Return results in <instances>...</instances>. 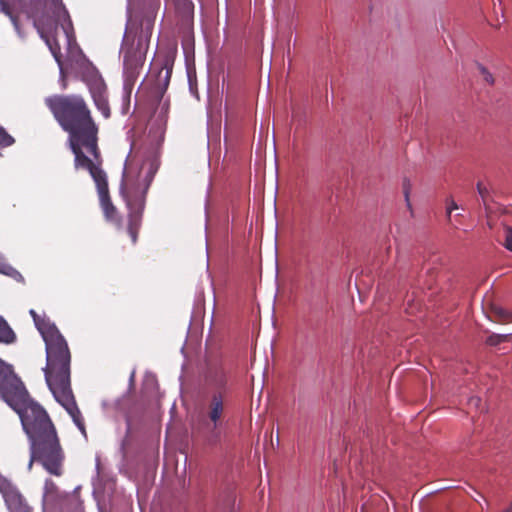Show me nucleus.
Returning <instances> with one entry per match:
<instances>
[{
    "label": "nucleus",
    "instance_id": "20",
    "mask_svg": "<svg viewBox=\"0 0 512 512\" xmlns=\"http://www.w3.org/2000/svg\"><path fill=\"white\" fill-rule=\"evenodd\" d=\"M477 190H478V193H479L483 203L486 205L487 199H488V195H489L488 189L485 186H483V184L481 182H478L477 183Z\"/></svg>",
    "mask_w": 512,
    "mask_h": 512
},
{
    "label": "nucleus",
    "instance_id": "2",
    "mask_svg": "<svg viewBox=\"0 0 512 512\" xmlns=\"http://www.w3.org/2000/svg\"><path fill=\"white\" fill-rule=\"evenodd\" d=\"M54 119L68 134L67 143L74 155V168L101 159L99 127L85 98L79 94H56L45 99Z\"/></svg>",
    "mask_w": 512,
    "mask_h": 512
},
{
    "label": "nucleus",
    "instance_id": "12",
    "mask_svg": "<svg viewBox=\"0 0 512 512\" xmlns=\"http://www.w3.org/2000/svg\"><path fill=\"white\" fill-rule=\"evenodd\" d=\"M17 337L8 322L0 316V344H13Z\"/></svg>",
    "mask_w": 512,
    "mask_h": 512
},
{
    "label": "nucleus",
    "instance_id": "21",
    "mask_svg": "<svg viewBox=\"0 0 512 512\" xmlns=\"http://www.w3.org/2000/svg\"><path fill=\"white\" fill-rule=\"evenodd\" d=\"M456 209H458L457 203L453 199H448L447 200V207H446V213H447L448 219L451 218L452 211L456 210Z\"/></svg>",
    "mask_w": 512,
    "mask_h": 512
},
{
    "label": "nucleus",
    "instance_id": "15",
    "mask_svg": "<svg viewBox=\"0 0 512 512\" xmlns=\"http://www.w3.org/2000/svg\"><path fill=\"white\" fill-rule=\"evenodd\" d=\"M412 190V184L408 178H404L402 181V191L405 198L406 206L408 210L412 213V204L410 202V194Z\"/></svg>",
    "mask_w": 512,
    "mask_h": 512
},
{
    "label": "nucleus",
    "instance_id": "11",
    "mask_svg": "<svg viewBox=\"0 0 512 512\" xmlns=\"http://www.w3.org/2000/svg\"><path fill=\"white\" fill-rule=\"evenodd\" d=\"M66 495L59 491L51 479H46L43 493V508L46 511H57L62 508Z\"/></svg>",
    "mask_w": 512,
    "mask_h": 512
},
{
    "label": "nucleus",
    "instance_id": "9",
    "mask_svg": "<svg viewBox=\"0 0 512 512\" xmlns=\"http://www.w3.org/2000/svg\"><path fill=\"white\" fill-rule=\"evenodd\" d=\"M173 65L174 59L170 55H166L161 62L156 60L153 63V68L150 72V77H154L155 70H157V73L155 75L154 83L151 88L150 97L157 103H159L162 100L163 95L169 86Z\"/></svg>",
    "mask_w": 512,
    "mask_h": 512
},
{
    "label": "nucleus",
    "instance_id": "7",
    "mask_svg": "<svg viewBox=\"0 0 512 512\" xmlns=\"http://www.w3.org/2000/svg\"><path fill=\"white\" fill-rule=\"evenodd\" d=\"M147 189L148 185L141 188L139 184L132 182L129 176L124 178L121 185V194L129 209L127 232L133 244H136L138 240L139 230L142 225Z\"/></svg>",
    "mask_w": 512,
    "mask_h": 512
},
{
    "label": "nucleus",
    "instance_id": "24",
    "mask_svg": "<svg viewBox=\"0 0 512 512\" xmlns=\"http://www.w3.org/2000/svg\"><path fill=\"white\" fill-rule=\"evenodd\" d=\"M21 512H31L28 508H23Z\"/></svg>",
    "mask_w": 512,
    "mask_h": 512
},
{
    "label": "nucleus",
    "instance_id": "17",
    "mask_svg": "<svg viewBox=\"0 0 512 512\" xmlns=\"http://www.w3.org/2000/svg\"><path fill=\"white\" fill-rule=\"evenodd\" d=\"M14 142V138L10 134H8L2 126H0V148L9 147Z\"/></svg>",
    "mask_w": 512,
    "mask_h": 512
},
{
    "label": "nucleus",
    "instance_id": "1",
    "mask_svg": "<svg viewBox=\"0 0 512 512\" xmlns=\"http://www.w3.org/2000/svg\"><path fill=\"white\" fill-rule=\"evenodd\" d=\"M0 396L19 415L30 442V461L40 463L52 475H62L64 453L57 430L47 411L30 398L13 366L0 358Z\"/></svg>",
    "mask_w": 512,
    "mask_h": 512
},
{
    "label": "nucleus",
    "instance_id": "10",
    "mask_svg": "<svg viewBox=\"0 0 512 512\" xmlns=\"http://www.w3.org/2000/svg\"><path fill=\"white\" fill-rule=\"evenodd\" d=\"M83 79L89 88L96 108L101 112L104 118H109L111 111L106 95L107 87L104 80L94 68L88 69L86 73H84Z\"/></svg>",
    "mask_w": 512,
    "mask_h": 512
},
{
    "label": "nucleus",
    "instance_id": "4",
    "mask_svg": "<svg viewBox=\"0 0 512 512\" xmlns=\"http://www.w3.org/2000/svg\"><path fill=\"white\" fill-rule=\"evenodd\" d=\"M0 11L10 18L20 38L26 36L31 24L49 47L58 65H62L61 47L55 32L60 25L69 36L72 21L61 0H0Z\"/></svg>",
    "mask_w": 512,
    "mask_h": 512
},
{
    "label": "nucleus",
    "instance_id": "3",
    "mask_svg": "<svg viewBox=\"0 0 512 512\" xmlns=\"http://www.w3.org/2000/svg\"><path fill=\"white\" fill-rule=\"evenodd\" d=\"M36 328L46 347L45 380L55 400L67 411L78 429L85 434V422L71 388V352L67 341L56 325L46 317L30 310Z\"/></svg>",
    "mask_w": 512,
    "mask_h": 512
},
{
    "label": "nucleus",
    "instance_id": "18",
    "mask_svg": "<svg viewBox=\"0 0 512 512\" xmlns=\"http://www.w3.org/2000/svg\"><path fill=\"white\" fill-rule=\"evenodd\" d=\"M478 69H479V72L482 75L483 79L485 80V82H487L490 85H493L494 78H493L492 74L483 65L479 64Z\"/></svg>",
    "mask_w": 512,
    "mask_h": 512
},
{
    "label": "nucleus",
    "instance_id": "6",
    "mask_svg": "<svg viewBox=\"0 0 512 512\" xmlns=\"http://www.w3.org/2000/svg\"><path fill=\"white\" fill-rule=\"evenodd\" d=\"M158 9L159 0H147L141 8H136L134 3L129 5L128 19L121 44L126 89H132L140 75Z\"/></svg>",
    "mask_w": 512,
    "mask_h": 512
},
{
    "label": "nucleus",
    "instance_id": "5",
    "mask_svg": "<svg viewBox=\"0 0 512 512\" xmlns=\"http://www.w3.org/2000/svg\"><path fill=\"white\" fill-rule=\"evenodd\" d=\"M229 393V371L221 364L210 365L200 380L196 399L198 429L207 446H216L221 441Z\"/></svg>",
    "mask_w": 512,
    "mask_h": 512
},
{
    "label": "nucleus",
    "instance_id": "19",
    "mask_svg": "<svg viewBox=\"0 0 512 512\" xmlns=\"http://www.w3.org/2000/svg\"><path fill=\"white\" fill-rule=\"evenodd\" d=\"M504 246L506 249L512 252V228L507 227L505 229V240H504Z\"/></svg>",
    "mask_w": 512,
    "mask_h": 512
},
{
    "label": "nucleus",
    "instance_id": "8",
    "mask_svg": "<svg viewBox=\"0 0 512 512\" xmlns=\"http://www.w3.org/2000/svg\"><path fill=\"white\" fill-rule=\"evenodd\" d=\"M102 159L90 162L88 166H80L79 169L87 170L95 182L99 195L100 205L107 221L114 223L118 229L122 221L117 208L113 205L110 196L106 172L101 168Z\"/></svg>",
    "mask_w": 512,
    "mask_h": 512
},
{
    "label": "nucleus",
    "instance_id": "14",
    "mask_svg": "<svg viewBox=\"0 0 512 512\" xmlns=\"http://www.w3.org/2000/svg\"><path fill=\"white\" fill-rule=\"evenodd\" d=\"M511 337H512L511 333H508V334L493 333L487 337L485 342L489 346H497L503 342L509 341L511 339Z\"/></svg>",
    "mask_w": 512,
    "mask_h": 512
},
{
    "label": "nucleus",
    "instance_id": "22",
    "mask_svg": "<svg viewBox=\"0 0 512 512\" xmlns=\"http://www.w3.org/2000/svg\"><path fill=\"white\" fill-rule=\"evenodd\" d=\"M480 402H481L480 398L475 397V398H471L469 403H470V405L478 406Z\"/></svg>",
    "mask_w": 512,
    "mask_h": 512
},
{
    "label": "nucleus",
    "instance_id": "23",
    "mask_svg": "<svg viewBox=\"0 0 512 512\" xmlns=\"http://www.w3.org/2000/svg\"><path fill=\"white\" fill-rule=\"evenodd\" d=\"M503 512H512V502L510 503L509 507Z\"/></svg>",
    "mask_w": 512,
    "mask_h": 512
},
{
    "label": "nucleus",
    "instance_id": "16",
    "mask_svg": "<svg viewBox=\"0 0 512 512\" xmlns=\"http://www.w3.org/2000/svg\"><path fill=\"white\" fill-rule=\"evenodd\" d=\"M3 494L6 497V501L9 502L10 500L18 501L19 504L22 502L21 494L14 488L7 486L4 490H2Z\"/></svg>",
    "mask_w": 512,
    "mask_h": 512
},
{
    "label": "nucleus",
    "instance_id": "13",
    "mask_svg": "<svg viewBox=\"0 0 512 512\" xmlns=\"http://www.w3.org/2000/svg\"><path fill=\"white\" fill-rule=\"evenodd\" d=\"M492 313L494 316V321L499 323H509L512 322V311H508L502 307L494 306L492 308Z\"/></svg>",
    "mask_w": 512,
    "mask_h": 512
}]
</instances>
